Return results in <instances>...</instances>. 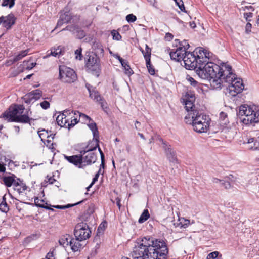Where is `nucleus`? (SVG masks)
I'll use <instances>...</instances> for the list:
<instances>
[{
	"label": "nucleus",
	"instance_id": "338daca9",
	"mask_svg": "<svg viewBox=\"0 0 259 259\" xmlns=\"http://www.w3.org/2000/svg\"><path fill=\"white\" fill-rule=\"evenodd\" d=\"M113 56L115 58L118 59L120 63L123 62L124 59L122 58L118 54H115Z\"/></svg>",
	"mask_w": 259,
	"mask_h": 259
},
{
	"label": "nucleus",
	"instance_id": "cd10ccee",
	"mask_svg": "<svg viewBox=\"0 0 259 259\" xmlns=\"http://www.w3.org/2000/svg\"><path fill=\"white\" fill-rule=\"evenodd\" d=\"M40 233L32 234L25 238L24 242H23V244L24 245L28 244L31 241L38 239L40 237Z\"/></svg>",
	"mask_w": 259,
	"mask_h": 259
},
{
	"label": "nucleus",
	"instance_id": "6e6552de",
	"mask_svg": "<svg viewBox=\"0 0 259 259\" xmlns=\"http://www.w3.org/2000/svg\"><path fill=\"white\" fill-rule=\"evenodd\" d=\"M223 87H226L227 89L229 90L230 95L234 97L238 94L241 93L244 89V85L242 79L237 78L235 73L234 79L233 78L231 81H224Z\"/></svg>",
	"mask_w": 259,
	"mask_h": 259
},
{
	"label": "nucleus",
	"instance_id": "aec40b11",
	"mask_svg": "<svg viewBox=\"0 0 259 259\" xmlns=\"http://www.w3.org/2000/svg\"><path fill=\"white\" fill-rule=\"evenodd\" d=\"M32 205H35L37 207L45 208L47 210H50L54 211V209L51 208L52 206L51 204H48L47 202L45 203V201L43 199L40 200L38 197H36L34 198V203H28Z\"/></svg>",
	"mask_w": 259,
	"mask_h": 259
},
{
	"label": "nucleus",
	"instance_id": "4d7b16f0",
	"mask_svg": "<svg viewBox=\"0 0 259 259\" xmlns=\"http://www.w3.org/2000/svg\"><path fill=\"white\" fill-rule=\"evenodd\" d=\"M252 25L249 22L246 24L245 26V32L247 34H249L251 31Z\"/></svg>",
	"mask_w": 259,
	"mask_h": 259
},
{
	"label": "nucleus",
	"instance_id": "5fc2aeb1",
	"mask_svg": "<svg viewBox=\"0 0 259 259\" xmlns=\"http://www.w3.org/2000/svg\"><path fill=\"white\" fill-rule=\"evenodd\" d=\"M41 108L45 110L48 109L50 107V104L48 101H44L40 103Z\"/></svg>",
	"mask_w": 259,
	"mask_h": 259
},
{
	"label": "nucleus",
	"instance_id": "3c124183",
	"mask_svg": "<svg viewBox=\"0 0 259 259\" xmlns=\"http://www.w3.org/2000/svg\"><path fill=\"white\" fill-rule=\"evenodd\" d=\"M79 122V120L76 118H74L73 119H71V122L67 124V128L69 130L71 128L73 127L75 124H76Z\"/></svg>",
	"mask_w": 259,
	"mask_h": 259
},
{
	"label": "nucleus",
	"instance_id": "09e8293b",
	"mask_svg": "<svg viewBox=\"0 0 259 259\" xmlns=\"http://www.w3.org/2000/svg\"><path fill=\"white\" fill-rule=\"evenodd\" d=\"M192 113H189L188 115L185 116V121L186 123L192 125L193 119L192 118Z\"/></svg>",
	"mask_w": 259,
	"mask_h": 259
},
{
	"label": "nucleus",
	"instance_id": "9d476101",
	"mask_svg": "<svg viewBox=\"0 0 259 259\" xmlns=\"http://www.w3.org/2000/svg\"><path fill=\"white\" fill-rule=\"evenodd\" d=\"M91 231L87 223L83 222L76 224L74 230V235L75 238L79 241H83L91 236Z\"/></svg>",
	"mask_w": 259,
	"mask_h": 259
},
{
	"label": "nucleus",
	"instance_id": "864d4df0",
	"mask_svg": "<svg viewBox=\"0 0 259 259\" xmlns=\"http://www.w3.org/2000/svg\"><path fill=\"white\" fill-rule=\"evenodd\" d=\"M219 254V252L218 251H213L211 252L208 254L207 259H215L218 257Z\"/></svg>",
	"mask_w": 259,
	"mask_h": 259
},
{
	"label": "nucleus",
	"instance_id": "8fccbe9b",
	"mask_svg": "<svg viewBox=\"0 0 259 259\" xmlns=\"http://www.w3.org/2000/svg\"><path fill=\"white\" fill-rule=\"evenodd\" d=\"M76 112L79 114L80 117L83 118L84 120H89L90 121H93V119L90 117L79 111H75V115L76 114Z\"/></svg>",
	"mask_w": 259,
	"mask_h": 259
},
{
	"label": "nucleus",
	"instance_id": "c756f323",
	"mask_svg": "<svg viewBox=\"0 0 259 259\" xmlns=\"http://www.w3.org/2000/svg\"><path fill=\"white\" fill-rule=\"evenodd\" d=\"M176 46L177 47L179 45V46L184 51V53L185 52H188L187 50L190 47V45L188 44L187 40H184L182 41H180L179 39H176L175 40Z\"/></svg>",
	"mask_w": 259,
	"mask_h": 259
},
{
	"label": "nucleus",
	"instance_id": "5701e85b",
	"mask_svg": "<svg viewBox=\"0 0 259 259\" xmlns=\"http://www.w3.org/2000/svg\"><path fill=\"white\" fill-rule=\"evenodd\" d=\"M16 178H17V177L14 175L12 174L11 176H3L1 178V179L2 180L3 182V184L7 187H10L12 186V185L14 186V183L16 181Z\"/></svg>",
	"mask_w": 259,
	"mask_h": 259
},
{
	"label": "nucleus",
	"instance_id": "7ed1b4c3",
	"mask_svg": "<svg viewBox=\"0 0 259 259\" xmlns=\"http://www.w3.org/2000/svg\"><path fill=\"white\" fill-rule=\"evenodd\" d=\"M237 115L244 124L259 122V110L254 111L250 106L246 104L241 105Z\"/></svg>",
	"mask_w": 259,
	"mask_h": 259
},
{
	"label": "nucleus",
	"instance_id": "412c9836",
	"mask_svg": "<svg viewBox=\"0 0 259 259\" xmlns=\"http://www.w3.org/2000/svg\"><path fill=\"white\" fill-rule=\"evenodd\" d=\"M34 120V119L30 118L28 115H19L12 120V122H19L22 123H29L31 125V121Z\"/></svg>",
	"mask_w": 259,
	"mask_h": 259
},
{
	"label": "nucleus",
	"instance_id": "ddd939ff",
	"mask_svg": "<svg viewBox=\"0 0 259 259\" xmlns=\"http://www.w3.org/2000/svg\"><path fill=\"white\" fill-rule=\"evenodd\" d=\"M42 92L39 89L33 90L25 95L22 99L27 104L33 103L42 96Z\"/></svg>",
	"mask_w": 259,
	"mask_h": 259
},
{
	"label": "nucleus",
	"instance_id": "052dcab7",
	"mask_svg": "<svg viewBox=\"0 0 259 259\" xmlns=\"http://www.w3.org/2000/svg\"><path fill=\"white\" fill-rule=\"evenodd\" d=\"M176 51H170L169 55L171 59L178 61V58H177Z\"/></svg>",
	"mask_w": 259,
	"mask_h": 259
},
{
	"label": "nucleus",
	"instance_id": "680f3d73",
	"mask_svg": "<svg viewBox=\"0 0 259 259\" xmlns=\"http://www.w3.org/2000/svg\"><path fill=\"white\" fill-rule=\"evenodd\" d=\"M196 54L197 55H198V53H199L200 55L201 54V52H203L204 54V57H205V55L206 56V52H204V50H202V48H197L195 49Z\"/></svg>",
	"mask_w": 259,
	"mask_h": 259
},
{
	"label": "nucleus",
	"instance_id": "dca6fc26",
	"mask_svg": "<svg viewBox=\"0 0 259 259\" xmlns=\"http://www.w3.org/2000/svg\"><path fill=\"white\" fill-rule=\"evenodd\" d=\"M4 17L5 19H3V26L7 30H9L15 24L17 18L12 13Z\"/></svg>",
	"mask_w": 259,
	"mask_h": 259
},
{
	"label": "nucleus",
	"instance_id": "49530a36",
	"mask_svg": "<svg viewBox=\"0 0 259 259\" xmlns=\"http://www.w3.org/2000/svg\"><path fill=\"white\" fill-rule=\"evenodd\" d=\"M187 79L190 82V84L193 87H197L199 84L198 81L190 76H188Z\"/></svg>",
	"mask_w": 259,
	"mask_h": 259
},
{
	"label": "nucleus",
	"instance_id": "9b49d317",
	"mask_svg": "<svg viewBox=\"0 0 259 259\" xmlns=\"http://www.w3.org/2000/svg\"><path fill=\"white\" fill-rule=\"evenodd\" d=\"M24 109L25 108L23 105L14 104L4 112L3 117L7 119L8 122H12V120L15 117L18 116L19 113L22 114Z\"/></svg>",
	"mask_w": 259,
	"mask_h": 259
},
{
	"label": "nucleus",
	"instance_id": "a211bd4d",
	"mask_svg": "<svg viewBox=\"0 0 259 259\" xmlns=\"http://www.w3.org/2000/svg\"><path fill=\"white\" fill-rule=\"evenodd\" d=\"M85 86L89 93V97L94 100L97 102L99 100V99L102 97L96 90V87L91 85L88 83H86Z\"/></svg>",
	"mask_w": 259,
	"mask_h": 259
},
{
	"label": "nucleus",
	"instance_id": "e2e57ef3",
	"mask_svg": "<svg viewBox=\"0 0 259 259\" xmlns=\"http://www.w3.org/2000/svg\"><path fill=\"white\" fill-rule=\"evenodd\" d=\"M94 207L95 205L94 204L92 203L91 204L88 209V213L90 214H93L94 212Z\"/></svg>",
	"mask_w": 259,
	"mask_h": 259
},
{
	"label": "nucleus",
	"instance_id": "a19ab883",
	"mask_svg": "<svg viewBox=\"0 0 259 259\" xmlns=\"http://www.w3.org/2000/svg\"><path fill=\"white\" fill-rule=\"evenodd\" d=\"M82 49L80 47L75 51V59L79 60H81L83 58L82 54Z\"/></svg>",
	"mask_w": 259,
	"mask_h": 259
},
{
	"label": "nucleus",
	"instance_id": "f3484780",
	"mask_svg": "<svg viewBox=\"0 0 259 259\" xmlns=\"http://www.w3.org/2000/svg\"><path fill=\"white\" fill-rule=\"evenodd\" d=\"M166 156L170 162L174 163H178L176 153L172 148L171 145H169L164 149Z\"/></svg>",
	"mask_w": 259,
	"mask_h": 259
},
{
	"label": "nucleus",
	"instance_id": "473e14b6",
	"mask_svg": "<svg viewBox=\"0 0 259 259\" xmlns=\"http://www.w3.org/2000/svg\"><path fill=\"white\" fill-rule=\"evenodd\" d=\"M28 52H29L28 49H27L25 50H23V51H21V52H20L17 55H16L15 57H14V58L12 60H11L12 61V63H14L19 61L22 58L26 56L28 54Z\"/></svg>",
	"mask_w": 259,
	"mask_h": 259
},
{
	"label": "nucleus",
	"instance_id": "f8f14e48",
	"mask_svg": "<svg viewBox=\"0 0 259 259\" xmlns=\"http://www.w3.org/2000/svg\"><path fill=\"white\" fill-rule=\"evenodd\" d=\"M67 30L70 32L76 39H81L86 36L85 32L82 30L77 23H73L67 25L61 31Z\"/></svg>",
	"mask_w": 259,
	"mask_h": 259
},
{
	"label": "nucleus",
	"instance_id": "ea45409f",
	"mask_svg": "<svg viewBox=\"0 0 259 259\" xmlns=\"http://www.w3.org/2000/svg\"><path fill=\"white\" fill-rule=\"evenodd\" d=\"M99 104L101 105V107L103 110L105 112H107V110L108 109L107 106V104L103 97H102L100 99H99V100L97 101Z\"/></svg>",
	"mask_w": 259,
	"mask_h": 259
},
{
	"label": "nucleus",
	"instance_id": "4468645a",
	"mask_svg": "<svg viewBox=\"0 0 259 259\" xmlns=\"http://www.w3.org/2000/svg\"><path fill=\"white\" fill-rule=\"evenodd\" d=\"M193 130L197 133H202L207 132V128L209 127L208 121L205 118L204 121H198V119L194 120V122H192Z\"/></svg>",
	"mask_w": 259,
	"mask_h": 259
},
{
	"label": "nucleus",
	"instance_id": "0eeeda50",
	"mask_svg": "<svg viewBox=\"0 0 259 259\" xmlns=\"http://www.w3.org/2000/svg\"><path fill=\"white\" fill-rule=\"evenodd\" d=\"M98 144L97 143L96 146L91 149H84L80 150L79 153L81 154L83 168L88 165H91L96 162L98 158V153L95 150L97 149Z\"/></svg>",
	"mask_w": 259,
	"mask_h": 259
},
{
	"label": "nucleus",
	"instance_id": "bb28decb",
	"mask_svg": "<svg viewBox=\"0 0 259 259\" xmlns=\"http://www.w3.org/2000/svg\"><path fill=\"white\" fill-rule=\"evenodd\" d=\"M247 144H252L249 148L252 150H259V142L258 140L254 138H250L247 139Z\"/></svg>",
	"mask_w": 259,
	"mask_h": 259
},
{
	"label": "nucleus",
	"instance_id": "a878e982",
	"mask_svg": "<svg viewBox=\"0 0 259 259\" xmlns=\"http://www.w3.org/2000/svg\"><path fill=\"white\" fill-rule=\"evenodd\" d=\"M88 126L92 132L93 137L96 138H98L99 135L97 124L93 120L91 123L88 124Z\"/></svg>",
	"mask_w": 259,
	"mask_h": 259
},
{
	"label": "nucleus",
	"instance_id": "1a4fd4ad",
	"mask_svg": "<svg viewBox=\"0 0 259 259\" xmlns=\"http://www.w3.org/2000/svg\"><path fill=\"white\" fill-rule=\"evenodd\" d=\"M59 70V78L63 82L71 83L77 79L76 72L69 67L64 65L60 66Z\"/></svg>",
	"mask_w": 259,
	"mask_h": 259
},
{
	"label": "nucleus",
	"instance_id": "bf43d9fd",
	"mask_svg": "<svg viewBox=\"0 0 259 259\" xmlns=\"http://www.w3.org/2000/svg\"><path fill=\"white\" fill-rule=\"evenodd\" d=\"M45 181L48 182L50 184H52L55 181H56V180L53 177H49L48 176H47Z\"/></svg>",
	"mask_w": 259,
	"mask_h": 259
},
{
	"label": "nucleus",
	"instance_id": "69168bd1",
	"mask_svg": "<svg viewBox=\"0 0 259 259\" xmlns=\"http://www.w3.org/2000/svg\"><path fill=\"white\" fill-rule=\"evenodd\" d=\"M176 54L177 58H178V61L181 62V60L183 61V57H184L185 55L179 54V53H177L176 52Z\"/></svg>",
	"mask_w": 259,
	"mask_h": 259
},
{
	"label": "nucleus",
	"instance_id": "79ce46f5",
	"mask_svg": "<svg viewBox=\"0 0 259 259\" xmlns=\"http://www.w3.org/2000/svg\"><path fill=\"white\" fill-rule=\"evenodd\" d=\"M220 119L223 121V124H226L228 121V116L227 114L224 112H221L220 113Z\"/></svg>",
	"mask_w": 259,
	"mask_h": 259
},
{
	"label": "nucleus",
	"instance_id": "2f4dec72",
	"mask_svg": "<svg viewBox=\"0 0 259 259\" xmlns=\"http://www.w3.org/2000/svg\"><path fill=\"white\" fill-rule=\"evenodd\" d=\"M120 63H121L122 66L124 69L125 74H126V75H127L128 76H131L132 74H133L134 73L133 71L131 68V67L128 64V62L126 60H124L123 62H122Z\"/></svg>",
	"mask_w": 259,
	"mask_h": 259
},
{
	"label": "nucleus",
	"instance_id": "4c0bfd02",
	"mask_svg": "<svg viewBox=\"0 0 259 259\" xmlns=\"http://www.w3.org/2000/svg\"><path fill=\"white\" fill-rule=\"evenodd\" d=\"M185 101H195V95L193 91L191 90L188 91L185 94Z\"/></svg>",
	"mask_w": 259,
	"mask_h": 259
},
{
	"label": "nucleus",
	"instance_id": "b1692460",
	"mask_svg": "<svg viewBox=\"0 0 259 259\" xmlns=\"http://www.w3.org/2000/svg\"><path fill=\"white\" fill-rule=\"evenodd\" d=\"M146 53L147 55H145L146 67L149 74L151 75H154L155 74V70L154 66L151 63V54L150 52H148V50L146 52Z\"/></svg>",
	"mask_w": 259,
	"mask_h": 259
},
{
	"label": "nucleus",
	"instance_id": "0e129e2a",
	"mask_svg": "<svg viewBox=\"0 0 259 259\" xmlns=\"http://www.w3.org/2000/svg\"><path fill=\"white\" fill-rule=\"evenodd\" d=\"M174 35L168 32L165 34V39L166 40L170 41L172 39Z\"/></svg>",
	"mask_w": 259,
	"mask_h": 259
},
{
	"label": "nucleus",
	"instance_id": "603ef678",
	"mask_svg": "<svg viewBox=\"0 0 259 259\" xmlns=\"http://www.w3.org/2000/svg\"><path fill=\"white\" fill-rule=\"evenodd\" d=\"M148 52H150V54H151V48H150L149 47V46L148 45L146 44L145 50H144L142 48H140V50L141 52L142 53V54H143V56H144V57L145 59V56H146L145 55H147L146 52L148 51Z\"/></svg>",
	"mask_w": 259,
	"mask_h": 259
},
{
	"label": "nucleus",
	"instance_id": "423d86ee",
	"mask_svg": "<svg viewBox=\"0 0 259 259\" xmlns=\"http://www.w3.org/2000/svg\"><path fill=\"white\" fill-rule=\"evenodd\" d=\"M59 15V19L55 29L61 27L64 23H71V21L72 24L78 23L80 20L79 15H73L66 7L60 12Z\"/></svg>",
	"mask_w": 259,
	"mask_h": 259
},
{
	"label": "nucleus",
	"instance_id": "f257e3e1",
	"mask_svg": "<svg viewBox=\"0 0 259 259\" xmlns=\"http://www.w3.org/2000/svg\"><path fill=\"white\" fill-rule=\"evenodd\" d=\"M167 240L147 236L137 240L133 255L137 259H167L169 253Z\"/></svg>",
	"mask_w": 259,
	"mask_h": 259
},
{
	"label": "nucleus",
	"instance_id": "13d9d810",
	"mask_svg": "<svg viewBox=\"0 0 259 259\" xmlns=\"http://www.w3.org/2000/svg\"><path fill=\"white\" fill-rule=\"evenodd\" d=\"M253 16V13L251 12L249 13H244V17L246 19V21L248 22L251 21V19H249V18H251Z\"/></svg>",
	"mask_w": 259,
	"mask_h": 259
},
{
	"label": "nucleus",
	"instance_id": "39448f33",
	"mask_svg": "<svg viewBox=\"0 0 259 259\" xmlns=\"http://www.w3.org/2000/svg\"><path fill=\"white\" fill-rule=\"evenodd\" d=\"M184 57H183V61L185 64L186 68L188 69H198L200 66L203 65L207 60V56L201 57L199 55H195L194 52H185L184 53Z\"/></svg>",
	"mask_w": 259,
	"mask_h": 259
},
{
	"label": "nucleus",
	"instance_id": "e433bc0d",
	"mask_svg": "<svg viewBox=\"0 0 259 259\" xmlns=\"http://www.w3.org/2000/svg\"><path fill=\"white\" fill-rule=\"evenodd\" d=\"M97 143L98 144L99 143V137H98V138H96L93 137L92 140L89 141L88 145L83 149L87 150L91 149L95 147Z\"/></svg>",
	"mask_w": 259,
	"mask_h": 259
},
{
	"label": "nucleus",
	"instance_id": "6ab92c4d",
	"mask_svg": "<svg viewBox=\"0 0 259 259\" xmlns=\"http://www.w3.org/2000/svg\"><path fill=\"white\" fill-rule=\"evenodd\" d=\"M67 245L68 244L71 246V248L73 252L78 251L79 249L81 247V244L79 243V240L77 239V238H72L70 236L66 238Z\"/></svg>",
	"mask_w": 259,
	"mask_h": 259
},
{
	"label": "nucleus",
	"instance_id": "f704fd0d",
	"mask_svg": "<svg viewBox=\"0 0 259 259\" xmlns=\"http://www.w3.org/2000/svg\"><path fill=\"white\" fill-rule=\"evenodd\" d=\"M149 217L150 214L148 210L147 209H144L138 220L139 223L141 224L144 223L147 221L149 218Z\"/></svg>",
	"mask_w": 259,
	"mask_h": 259
},
{
	"label": "nucleus",
	"instance_id": "c9c22d12",
	"mask_svg": "<svg viewBox=\"0 0 259 259\" xmlns=\"http://www.w3.org/2000/svg\"><path fill=\"white\" fill-rule=\"evenodd\" d=\"M194 101L190 100H187L185 101V108L188 112L190 111V113H192V111L195 110V109H193L194 108H195V105L194 104Z\"/></svg>",
	"mask_w": 259,
	"mask_h": 259
},
{
	"label": "nucleus",
	"instance_id": "a18cd8bd",
	"mask_svg": "<svg viewBox=\"0 0 259 259\" xmlns=\"http://www.w3.org/2000/svg\"><path fill=\"white\" fill-rule=\"evenodd\" d=\"M156 140L159 141L161 143L162 145V148L163 149H164V148H165L166 147L168 146L169 145H170V144H169L168 143H167L166 141H164L161 137H160L159 136H157L156 137Z\"/></svg>",
	"mask_w": 259,
	"mask_h": 259
},
{
	"label": "nucleus",
	"instance_id": "6e6d98bb",
	"mask_svg": "<svg viewBox=\"0 0 259 259\" xmlns=\"http://www.w3.org/2000/svg\"><path fill=\"white\" fill-rule=\"evenodd\" d=\"M51 54L52 56L56 57L58 55L62 54L61 49L59 48L55 49L53 51H51Z\"/></svg>",
	"mask_w": 259,
	"mask_h": 259
},
{
	"label": "nucleus",
	"instance_id": "774afa93",
	"mask_svg": "<svg viewBox=\"0 0 259 259\" xmlns=\"http://www.w3.org/2000/svg\"><path fill=\"white\" fill-rule=\"evenodd\" d=\"M178 7L181 11L186 13H187V11L185 9V7L184 6L183 2L181 3V4L179 6H178Z\"/></svg>",
	"mask_w": 259,
	"mask_h": 259
},
{
	"label": "nucleus",
	"instance_id": "7c9ffc66",
	"mask_svg": "<svg viewBox=\"0 0 259 259\" xmlns=\"http://www.w3.org/2000/svg\"><path fill=\"white\" fill-rule=\"evenodd\" d=\"M192 111V118L193 119L192 122H194V120L196 119H198V121H204L205 118H206V115L204 116L203 115H201V114H199V111L198 110H194Z\"/></svg>",
	"mask_w": 259,
	"mask_h": 259
},
{
	"label": "nucleus",
	"instance_id": "c03bdc74",
	"mask_svg": "<svg viewBox=\"0 0 259 259\" xmlns=\"http://www.w3.org/2000/svg\"><path fill=\"white\" fill-rule=\"evenodd\" d=\"M137 17L133 14H130L126 16V20L128 23H133L136 21Z\"/></svg>",
	"mask_w": 259,
	"mask_h": 259
},
{
	"label": "nucleus",
	"instance_id": "2eb2a0df",
	"mask_svg": "<svg viewBox=\"0 0 259 259\" xmlns=\"http://www.w3.org/2000/svg\"><path fill=\"white\" fill-rule=\"evenodd\" d=\"M64 158L69 163L73 164L79 168H83L82 158L80 153L78 155L67 156L64 155Z\"/></svg>",
	"mask_w": 259,
	"mask_h": 259
},
{
	"label": "nucleus",
	"instance_id": "393cba45",
	"mask_svg": "<svg viewBox=\"0 0 259 259\" xmlns=\"http://www.w3.org/2000/svg\"><path fill=\"white\" fill-rule=\"evenodd\" d=\"M93 47L94 49L95 53L97 56L103 57L104 54V50L102 45L99 41H95L93 43Z\"/></svg>",
	"mask_w": 259,
	"mask_h": 259
},
{
	"label": "nucleus",
	"instance_id": "f03ea898",
	"mask_svg": "<svg viewBox=\"0 0 259 259\" xmlns=\"http://www.w3.org/2000/svg\"><path fill=\"white\" fill-rule=\"evenodd\" d=\"M203 65L196 70L197 74L203 79H209L210 85L214 89H221L224 86V81L234 79L235 73L229 64L221 63L218 65L209 61L207 56V60Z\"/></svg>",
	"mask_w": 259,
	"mask_h": 259
},
{
	"label": "nucleus",
	"instance_id": "20e7f679",
	"mask_svg": "<svg viewBox=\"0 0 259 259\" xmlns=\"http://www.w3.org/2000/svg\"><path fill=\"white\" fill-rule=\"evenodd\" d=\"M85 67L88 72L98 77L101 71L100 58L93 52H88L84 58Z\"/></svg>",
	"mask_w": 259,
	"mask_h": 259
},
{
	"label": "nucleus",
	"instance_id": "37998d69",
	"mask_svg": "<svg viewBox=\"0 0 259 259\" xmlns=\"http://www.w3.org/2000/svg\"><path fill=\"white\" fill-rule=\"evenodd\" d=\"M111 34L113 36V39L114 40H120L122 38L121 35L115 30H113L111 31Z\"/></svg>",
	"mask_w": 259,
	"mask_h": 259
},
{
	"label": "nucleus",
	"instance_id": "c85d7f7f",
	"mask_svg": "<svg viewBox=\"0 0 259 259\" xmlns=\"http://www.w3.org/2000/svg\"><path fill=\"white\" fill-rule=\"evenodd\" d=\"M232 178H233V176L232 175H230L228 177H225L224 180H222L221 183H220L221 186L224 187L226 189L230 188L231 185L230 180H231Z\"/></svg>",
	"mask_w": 259,
	"mask_h": 259
},
{
	"label": "nucleus",
	"instance_id": "de8ad7c7",
	"mask_svg": "<svg viewBox=\"0 0 259 259\" xmlns=\"http://www.w3.org/2000/svg\"><path fill=\"white\" fill-rule=\"evenodd\" d=\"M0 210L3 212L7 213L9 210V207L7 203H0Z\"/></svg>",
	"mask_w": 259,
	"mask_h": 259
},
{
	"label": "nucleus",
	"instance_id": "58836bf2",
	"mask_svg": "<svg viewBox=\"0 0 259 259\" xmlns=\"http://www.w3.org/2000/svg\"><path fill=\"white\" fill-rule=\"evenodd\" d=\"M15 4L14 0H3L1 6L2 7H8L11 9L15 5Z\"/></svg>",
	"mask_w": 259,
	"mask_h": 259
},
{
	"label": "nucleus",
	"instance_id": "4be33fe9",
	"mask_svg": "<svg viewBox=\"0 0 259 259\" xmlns=\"http://www.w3.org/2000/svg\"><path fill=\"white\" fill-rule=\"evenodd\" d=\"M14 186L15 187L14 189L17 190L19 194L23 193L27 188V186L24 183L23 180L20 178L16 179Z\"/></svg>",
	"mask_w": 259,
	"mask_h": 259
},
{
	"label": "nucleus",
	"instance_id": "72a5a7b5",
	"mask_svg": "<svg viewBox=\"0 0 259 259\" xmlns=\"http://www.w3.org/2000/svg\"><path fill=\"white\" fill-rule=\"evenodd\" d=\"M68 112H69L70 113V110H64L61 114L59 115L56 117V122L58 125H59L60 126H62L63 124V119L64 118H66V114H65V113H68Z\"/></svg>",
	"mask_w": 259,
	"mask_h": 259
}]
</instances>
